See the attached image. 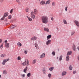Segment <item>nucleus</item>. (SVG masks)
<instances>
[{
  "instance_id": "obj_1",
  "label": "nucleus",
  "mask_w": 79,
  "mask_h": 79,
  "mask_svg": "<svg viewBox=\"0 0 79 79\" xmlns=\"http://www.w3.org/2000/svg\"><path fill=\"white\" fill-rule=\"evenodd\" d=\"M42 22L44 24L48 23V18L46 16H43L42 17Z\"/></svg>"
},
{
  "instance_id": "obj_2",
  "label": "nucleus",
  "mask_w": 79,
  "mask_h": 79,
  "mask_svg": "<svg viewBox=\"0 0 79 79\" xmlns=\"http://www.w3.org/2000/svg\"><path fill=\"white\" fill-rule=\"evenodd\" d=\"M10 60V59H8L7 60L5 59L3 60V62H2V64L3 65H5V63L6 62H7V61H9Z\"/></svg>"
},
{
  "instance_id": "obj_3",
  "label": "nucleus",
  "mask_w": 79,
  "mask_h": 79,
  "mask_svg": "<svg viewBox=\"0 0 79 79\" xmlns=\"http://www.w3.org/2000/svg\"><path fill=\"white\" fill-rule=\"evenodd\" d=\"M25 62V65H26L27 66H29V60H28V59L26 60Z\"/></svg>"
},
{
  "instance_id": "obj_4",
  "label": "nucleus",
  "mask_w": 79,
  "mask_h": 79,
  "mask_svg": "<svg viewBox=\"0 0 79 79\" xmlns=\"http://www.w3.org/2000/svg\"><path fill=\"white\" fill-rule=\"evenodd\" d=\"M31 18H33V19H34L35 17V16L33 14V11L31 12Z\"/></svg>"
},
{
  "instance_id": "obj_5",
  "label": "nucleus",
  "mask_w": 79,
  "mask_h": 79,
  "mask_svg": "<svg viewBox=\"0 0 79 79\" xmlns=\"http://www.w3.org/2000/svg\"><path fill=\"white\" fill-rule=\"evenodd\" d=\"M74 23L75 24H76V26H77L78 27H79V22H78V21H77V20H75L74 21Z\"/></svg>"
},
{
  "instance_id": "obj_6",
  "label": "nucleus",
  "mask_w": 79,
  "mask_h": 79,
  "mask_svg": "<svg viewBox=\"0 0 79 79\" xmlns=\"http://www.w3.org/2000/svg\"><path fill=\"white\" fill-rule=\"evenodd\" d=\"M5 46L6 48H9L10 47V44L8 43H6L5 44Z\"/></svg>"
},
{
  "instance_id": "obj_7",
  "label": "nucleus",
  "mask_w": 79,
  "mask_h": 79,
  "mask_svg": "<svg viewBox=\"0 0 79 79\" xmlns=\"http://www.w3.org/2000/svg\"><path fill=\"white\" fill-rule=\"evenodd\" d=\"M45 3V1H42L40 2V4L42 5H44Z\"/></svg>"
},
{
  "instance_id": "obj_8",
  "label": "nucleus",
  "mask_w": 79,
  "mask_h": 79,
  "mask_svg": "<svg viewBox=\"0 0 79 79\" xmlns=\"http://www.w3.org/2000/svg\"><path fill=\"white\" fill-rule=\"evenodd\" d=\"M33 13L34 15H36L37 13V10L35 9H34Z\"/></svg>"
},
{
  "instance_id": "obj_9",
  "label": "nucleus",
  "mask_w": 79,
  "mask_h": 79,
  "mask_svg": "<svg viewBox=\"0 0 79 79\" xmlns=\"http://www.w3.org/2000/svg\"><path fill=\"white\" fill-rule=\"evenodd\" d=\"M8 12H6L4 14V17L8 16Z\"/></svg>"
},
{
  "instance_id": "obj_10",
  "label": "nucleus",
  "mask_w": 79,
  "mask_h": 79,
  "mask_svg": "<svg viewBox=\"0 0 79 79\" xmlns=\"http://www.w3.org/2000/svg\"><path fill=\"white\" fill-rule=\"evenodd\" d=\"M72 48L74 51H75L76 50V46L74 44H73L72 46Z\"/></svg>"
},
{
  "instance_id": "obj_11",
  "label": "nucleus",
  "mask_w": 79,
  "mask_h": 79,
  "mask_svg": "<svg viewBox=\"0 0 79 79\" xmlns=\"http://www.w3.org/2000/svg\"><path fill=\"white\" fill-rule=\"evenodd\" d=\"M27 66L23 70V72L26 73L27 72Z\"/></svg>"
},
{
  "instance_id": "obj_12",
  "label": "nucleus",
  "mask_w": 79,
  "mask_h": 79,
  "mask_svg": "<svg viewBox=\"0 0 79 79\" xmlns=\"http://www.w3.org/2000/svg\"><path fill=\"white\" fill-rule=\"evenodd\" d=\"M44 30L45 31H47V32H49V29L47 27H44Z\"/></svg>"
},
{
  "instance_id": "obj_13",
  "label": "nucleus",
  "mask_w": 79,
  "mask_h": 79,
  "mask_svg": "<svg viewBox=\"0 0 79 79\" xmlns=\"http://www.w3.org/2000/svg\"><path fill=\"white\" fill-rule=\"evenodd\" d=\"M37 39V37L35 36L31 38V40H35Z\"/></svg>"
},
{
  "instance_id": "obj_14",
  "label": "nucleus",
  "mask_w": 79,
  "mask_h": 79,
  "mask_svg": "<svg viewBox=\"0 0 79 79\" xmlns=\"http://www.w3.org/2000/svg\"><path fill=\"white\" fill-rule=\"evenodd\" d=\"M66 60L67 61H68L69 60V56L67 55L66 57Z\"/></svg>"
},
{
  "instance_id": "obj_15",
  "label": "nucleus",
  "mask_w": 79,
  "mask_h": 79,
  "mask_svg": "<svg viewBox=\"0 0 79 79\" xmlns=\"http://www.w3.org/2000/svg\"><path fill=\"white\" fill-rule=\"evenodd\" d=\"M45 56V54L44 53H43L40 56V58H44Z\"/></svg>"
},
{
  "instance_id": "obj_16",
  "label": "nucleus",
  "mask_w": 79,
  "mask_h": 79,
  "mask_svg": "<svg viewBox=\"0 0 79 79\" xmlns=\"http://www.w3.org/2000/svg\"><path fill=\"white\" fill-rule=\"evenodd\" d=\"M50 0H48V1H47L46 2V3H45V5H47V4H50Z\"/></svg>"
},
{
  "instance_id": "obj_17",
  "label": "nucleus",
  "mask_w": 79,
  "mask_h": 79,
  "mask_svg": "<svg viewBox=\"0 0 79 79\" xmlns=\"http://www.w3.org/2000/svg\"><path fill=\"white\" fill-rule=\"evenodd\" d=\"M35 46L37 49H39V48L38 47V45H37V43H35Z\"/></svg>"
},
{
  "instance_id": "obj_18",
  "label": "nucleus",
  "mask_w": 79,
  "mask_h": 79,
  "mask_svg": "<svg viewBox=\"0 0 79 79\" xmlns=\"http://www.w3.org/2000/svg\"><path fill=\"white\" fill-rule=\"evenodd\" d=\"M72 53V52L71 51H69L67 53V55L69 56V55H70Z\"/></svg>"
},
{
  "instance_id": "obj_19",
  "label": "nucleus",
  "mask_w": 79,
  "mask_h": 79,
  "mask_svg": "<svg viewBox=\"0 0 79 79\" xmlns=\"http://www.w3.org/2000/svg\"><path fill=\"white\" fill-rule=\"evenodd\" d=\"M51 42V40H48L46 42L47 45H48V44H50Z\"/></svg>"
},
{
  "instance_id": "obj_20",
  "label": "nucleus",
  "mask_w": 79,
  "mask_h": 79,
  "mask_svg": "<svg viewBox=\"0 0 79 79\" xmlns=\"http://www.w3.org/2000/svg\"><path fill=\"white\" fill-rule=\"evenodd\" d=\"M66 72L64 71L62 72V76H64V75H66Z\"/></svg>"
},
{
  "instance_id": "obj_21",
  "label": "nucleus",
  "mask_w": 79,
  "mask_h": 79,
  "mask_svg": "<svg viewBox=\"0 0 79 79\" xmlns=\"http://www.w3.org/2000/svg\"><path fill=\"white\" fill-rule=\"evenodd\" d=\"M43 73L44 74H45V72H46L45 68H43Z\"/></svg>"
},
{
  "instance_id": "obj_22",
  "label": "nucleus",
  "mask_w": 79,
  "mask_h": 79,
  "mask_svg": "<svg viewBox=\"0 0 79 79\" xmlns=\"http://www.w3.org/2000/svg\"><path fill=\"white\" fill-rule=\"evenodd\" d=\"M17 45L19 46V47H21V45H22V44L20 42H19L17 43Z\"/></svg>"
},
{
  "instance_id": "obj_23",
  "label": "nucleus",
  "mask_w": 79,
  "mask_h": 79,
  "mask_svg": "<svg viewBox=\"0 0 79 79\" xmlns=\"http://www.w3.org/2000/svg\"><path fill=\"white\" fill-rule=\"evenodd\" d=\"M37 60L35 59H34V60L33 61L32 63L33 64H35V63H36V61Z\"/></svg>"
},
{
  "instance_id": "obj_24",
  "label": "nucleus",
  "mask_w": 79,
  "mask_h": 79,
  "mask_svg": "<svg viewBox=\"0 0 79 79\" xmlns=\"http://www.w3.org/2000/svg\"><path fill=\"white\" fill-rule=\"evenodd\" d=\"M69 70H72V69H73V67L71 66V65L69 66Z\"/></svg>"
},
{
  "instance_id": "obj_25",
  "label": "nucleus",
  "mask_w": 79,
  "mask_h": 79,
  "mask_svg": "<svg viewBox=\"0 0 79 79\" xmlns=\"http://www.w3.org/2000/svg\"><path fill=\"white\" fill-rule=\"evenodd\" d=\"M51 37H52V36L51 35H49L47 36V38L48 39H50Z\"/></svg>"
},
{
  "instance_id": "obj_26",
  "label": "nucleus",
  "mask_w": 79,
  "mask_h": 79,
  "mask_svg": "<svg viewBox=\"0 0 79 79\" xmlns=\"http://www.w3.org/2000/svg\"><path fill=\"white\" fill-rule=\"evenodd\" d=\"M6 56V55L5 54H2L1 55V57H5Z\"/></svg>"
},
{
  "instance_id": "obj_27",
  "label": "nucleus",
  "mask_w": 79,
  "mask_h": 79,
  "mask_svg": "<svg viewBox=\"0 0 79 79\" xmlns=\"http://www.w3.org/2000/svg\"><path fill=\"white\" fill-rule=\"evenodd\" d=\"M15 27H16V26L13 25L10 27V29H14Z\"/></svg>"
},
{
  "instance_id": "obj_28",
  "label": "nucleus",
  "mask_w": 79,
  "mask_h": 79,
  "mask_svg": "<svg viewBox=\"0 0 79 79\" xmlns=\"http://www.w3.org/2000/svg\"><path fill=\"white\" fill-rule=\"evenodd\" d=\"M63 22L64 24H67V22H66V21L65 20H63Z\"/></svg>"
},
{
  "instance_id": "obj_29",
  "label": "nucleus",
  "mask_w": 79,
  "mask_h": 79,
  "mask_svg": "<svg viewBox=\"0 0 79 79\" xmlns=\"http://www.w3.org/2000/svg\"><path fill=\"white\" fill-rule=\"evenodd\" d=\"M31 76V73H29L27 74V77H30Z\"/></svg>"
},
{
  "instance_id": "obj_30",
  "label": "nucleus",
  "mask_w": 79,
  "mask_h": 79,
  "mask_svg": "<svg viewBox=\"0 0 79 79\" xmlns=\"http://www.w3.org/2000/svg\"><path fill=\"white\" fill-rule=\"evenodd\" d=\"M3 74H6V71L4 70L3 71Z\"/></svg>"
},
{
  "instance_id": "obj_31",
  "label": "nucleus",
  "mask_w": 79,
  "mask_h": 79,
  "mask_svg": "<svg viewBox=\"0 0 79 79\" xmlns=\"http://www.w3.org/2000/svg\"><path fill=\"white\" fill-rule=\"evenodd\" d=\"M62 58H63V56H61L59 58V60H60V61L61 60H62Z\"/></svg>"
},
{
  "instance_id": "obj_32",
  "label": "nucleus",
  "mask_w": 79,
  "mask_h": 79,
  "mask_svg": "<svg viewBox=\"0 0 79 79\" xmlns=\"http://www.w3.org/2000/svg\"><path fill=\"white\" fill-rule=\"evenodd\" d=\"M3 43H2L1 45L0 46V48L2 49V48H3Z\"/></svg>"
},
{
  "instance_id": "obj_33",
  "label": "nucleus",
  "mask_w": 79,
  "mask_h": 79,
  "mask_svg": "<svg viewBox=\"0 0 79 79\" xmlns=\"http://www.w3.org/2000/svg\"><path fill=\"white\" fill-rule=\"evenodd\" d=\"M16 1L17 3H18L19 5H20V4H21V2H20L19 1V0H16Z\"/></svg>"
},
{
  "instance_id": "obj_34",
  "label": "nucleus",
  "mask_w": 79,
  "mask_h": 79,
  "mask_svg": "<svg viewBox=\"0 0 79 79\" xmlns=\"http://www.w3.org/2000/svg\"><path fill=\"white\" fill-rule=\"evenodd\" d=\"M21 76H22V77H25V74H21Z\"/></svg>"
},
{
  "instance_id": "obj_35",
  "label": "nucleus",
  "mask_w": 79,
  "mask_h": 79,
  "mask_svg": "<svg viewBox=\"0 0 79 79\" xmlns=\"http://www.w3.org/2000/svg\"><path fill=\"white\" fill-rule=\"evenodd\" d=\"M53 67H51L50 68H49V70L51 71H53Z\"/></svg>"
},
{
  "instance_id": "obj_36",
  "label": "nucleus",
  "mask_w": 79,
  "mask_h": 79,
  "mask_svg": "<svg viewBox=\"0 0 79 79\" xmlns=\"http://www.w3.org/2000/svg\"><path fill=\"white\" fill-rule=\"evenodd\" d=\"M52 54L53 55V56H55V52L53 51L52 53Z\"/></svg>"
},
{
  "instance_id": "obj_37",
  "label": "nucleus",
  "mask_w": 79,
  "mask_h": 79,
  "mask_svg": "<svg viewBox=\"0 0 79 79\" xmlns=\"http://www.w3.org/2000/svg\"><path fill=\"white\" fill-rule=\"evenodd\" d=\"M18 60H21V57L18 56L17 58Z\"/></svg>"
},
{
  "instance_id": "obj_38",
  "label": "nucleus",
  "mask_w": 79,
  "mask_h": 79,
  "mask_svg": "<svg viewBox=\"0 0 79 79\" xmlns=\"http://www.w3.org/2000/svg\"><path fill=\"white\" fill-rule=\"evenodd\" d=\"M8 19H11V15H9L8 17Z\"/></svg>"
},
{
  "instance_id": "obj_39",
  "label": "nucleus",
  "mask_w": 79,
  "mask_h": 79,
  "mask_svg": "<svg viewBox=\"0 0 79 79\" xmlns=\"http://www.w3.org/2000/svg\"><path fill=\"white\" fill-rule=\"evenodd\" d=\"M24 53L25 54H27V50H25L24 51Z\"/></svg>"
},
{
  "instance_id": "obj_40",
  "label": "nucleus",
  "mask_w": 79,
  "mask_h": 79,
  "mask_svg": "<svg viewBox=\"0 0 79 79\" xmlns=\"http://www.w3.org/2000/svg\"><path fill=\"white\" fill-rule=\"evenodd\" d=\"M26 12H28L29 11V8H27L26 9Z\"/></svg>"
},
{
  "instance_id": "obj_41",
  "label": "nucleus",
  "mask_w": 79,
  "mask_h": 79,
  "mask_svg": "<svg viewBox=\"0 0 79 79\" xmlns=\"http://www.w3.org/2000/svg\"><path fill=\"white\" fill-rule=\"evenodd\" d=\"M13 9H12L10 11V13H11V14H12L13 13Z\"/></svg>"
},
{
  "instance_id": "obj_42",
  "label": "nucleus",
  "mask_w": 79,
  "mask_h": 79,
  "mask_svg": "<svg viewBox=\"0 0 79 79\" xmlns=\"http://www.w3.org/2000/svg\"><path fill=\"white\" fill-rule=\"evenodd\" d=\"M28 19L30 21H32V19L31 18L29 17Z\"/></svg>"
},
{
  "instance_id": "obj_43",
  "label": "nucleus",
  "mask_w": 79,
  "mask_h": 79,
  "mask_svg": "<svg viewBox=\"0 0 79 79\" xmlns=\"http://www.w3.org/2000/svg\"><path fill=\"white\" fill-rule=\"evenodd\" d=\"M5 17L3 16V17H2V18L1 19V20H4V19H5Z\"/></svg>"
},
{
  "instance_id": "obj_44",
  "label": "nucleus",
  "mask_w": 79,
  "mask_h": 79,
  "mask_svg": "<svg viewBox=\"0 0 79 79\" xmlns=\"http://www.w3.org/2000/svg\"><path fill=\"white\" fill-rule=\"evenodd\" d=\"M22 64L23 65V66H25V64H26V62H23V64Z\"/></svg>"
},
{
  "instance_id": "obj_45",
  "label": "nucleus",
  "mask_w": 79,
  "mask_h": 79,
  "mask_svg": "<svg viewBox=\"0 0 79 79\" xmlns=\"http://www.w3.org/2000/svg\"><path fill=\"white\" fill-rule=\"evenodd\" d=\"M48 76L49 78H50L51 77V74L49 73L48 75Z\"/></svg>"
},
{
  "instance_id": "obj_46",
  "label": "nucleus",
  "mask_w": 79,
  "mask_h": 79,
  "mask_svg": "<svg viewBox=\"0 0 79 79\" xmlns=\"http://www.w3.org/2000/svg\"><path fill=\"white\" fill-rule=\"evenodd\" d=\"M52 6H55V2H53L52 3Z\"/></svg>"
},
{
  "instance_id": "obj_47",
  "label": "nucleus",
  "mask_w": 79,
  "mask_h": 79,
  "mask_svg": "<svg viewBox=\"0 0 79 79\" xmlns=\"http://www.w3.org/2000/svg\"><path fill=\"white\" fill-rule=\"evenodd\" d=\"M75 33V32H73L71 33V35H74V34Z\"/></svg>"
},
{
  "instance_id": "obj_48",
  "label": "nucleus",
  "mask_w": 79,
  "mask_h": 79,
  "mask_svg": "<svg viewBox=\"0 0 79 79\" xmlns=\"http://www.w3.org/2000/svg\"><path fill=\"white\" fill-rule=\"evenodd\" d=\"M73 74H76V71H74L73 73Z\"/></svg>"
},
{
  "instance_id": "obj_49",
  "label": "nucleus",
  "mask_w": 79,
  "mask_h": 79,
  "mask_svg": "<svg viewBox=\"0 0 79 79\" xmlns=\"http://www.w3.org/2000/svg\"><path fill=\"white\" fill-rule=\"evenodd\" d=\"M67 8H68L67 7H65V11H67Z\"/></svg>"
},
{
  "instance_id": "obj_50",
  "label": "nucleus",
  "mask_w": 79,
  "mask_h": 79,
  "mask_svg": "<svg viewBox=\"0 0 79 79\" xmlns=\"http://www.w3.org/2000/svg\"><path fill=\"white\" fill-rule=\"evenodd\" d=\"M3 0H0V2H1V3H2V2H3Z\"/></svg>"
},
{
  "instance_id": "obj_51",
  "label": "nucleus",
  "mask_w": 79,
  "mask_h": 79,
  "mask_svg": "<svg viewBox=\"0 0 79 79\" xmlns=\"http://www.w3.org/2000/svg\"><path fill=\"white\" fill-rule=\"evenodd\" d=\"M2 40L1 39H0V44L2 43Z\"/></svg>"
},
{
  "instance_id": "obj_52",
  "label": "nucleus",
  "mask_w": 79,
  "mask_h": 79,
  "mask_svg": "<svg viewBox=\"0 0 79 79\" xmlns=\"http://www.w3.org/2000/svg\"><path fill=\"white\" fill-rule=\"evenodd\" d=\"M51 20H52V21H53V17L51 18Z\"/></svg>"
},
{
  "instance_id": "obj_53",
  "label": "nucleus",
  "mask_w": 79,
  "mask_h": 79,
  "mask_svg": "<svg viewBox=\"0 0 79 79\" xmlns=\"http://www.w3.org/2000/svg\"><path fill=\"white\" fill-rule=\"evenodd\" d=\"M13 19H12V20H11V21H10V23H13Z\"/></svg>"
},
{
  "instance_id": "obj_54",
  "label": "nucleus",
  "mask_w": 79,
  "mask_h": 79,
  "mask_svg": "<svg viewBox=\"0 0 79 79\" xmlns=\"http://www.w3.org/2000/svg\"><path fill=\"white\" fill-rule=\"evenodd\" d=\"M5 21H8V19H6L5 20Z\"/></svg>"
},
{
  "instance_id": "obj_55",
  "label": "nucleus",
  "mask_w": 79,
  "mask_h": 79,
  "mask_svg": "<svg viewBox=\"0 0 79 79\" xmlns=\"http://www.w3.org/2000/svg\"><path fill=\"white\" fill-rule=\"evenodd\" d=\"M14 21H16V19H13L14 21Z\"/></svg>"
},
{
  "instance_id": "obj_56",
  "label": "nucleus",
  "mask_w": 79,
  "mask_h": 79,
  "mask_svg": "<svg viewBox=\"0 0 79 79\" xmlns=\"http://www.w3.org/2000/svg\"><path fill=\"white\" fill-rule=\"evenodd\" d=\"M5 43H6L7 42V40H6L5 41Z\"/></svg>"
},
{
  "instance_id": "obj_57",
  "label": "nucleus",
  "mask_w": 79,
  "mask_h": 79,
  "mask_svg": "<svg viewBox=\"0 0 79 79\" xmlns=\"http://www.w3.org/2000/svg\"><path fill=\"white\" fill-rule=\"evenodd\" d=\"M27 18H28H28H29V16H27Z\"/></svg>"
},
{
  "instance_id": "obj_58",
  "label": "nucleus",
  "mask_w": 79,
  "mask_h": 79,
  "mask_svg": "<svg viewBox=\"0 0 79 79\" xmlns=\"http://www.w3.org/2000/svg\"><path fill=\"white\" fill-rule=\"evenodd\" d=\"M78 60H79V56H78Z\"/></svg>"
},
{
  "instance_id": "obj_59",
  "label": "nucleus",
  "mask_w": 79,
  "mask_h": 79,
  "mask_svg": "<svg viewBox=\"0 0 79 79\" xmlns=\"http://www.w3.org/2000/svg\"><path fill=\"white\" fill-rule=\"evenodd\" d=\"M10 24V23H7L6 24V25H8V24Z\"/></svg>"
},
{
  "instance_id": "obj_60",
  "label": "nucleus",
  "mask_w": 79,
  "mask_h": 79,
  "mask_svg": "<svg viewBox=\"0 0 79 79\" xmlns=\"http://www.w3.org/2000/svg\"><path fill=\"white\" fill-rule=\"evenodd\" d=\"M1 77V75H0V78Z\"/></svg>"
},
{
  "instance_id": "obj_61",
  "label": "nucleus",
  "mask_w": 79,
  "mask_h": 79,
  "mask_svg": "<svg viewBox=\"0 0 79 79\" xmlns=\"http://www.w3.org/2000/svg\"><path fill=\"white\" fill-rule=\"evenodd\" d=\"M39 0V1H40V0Z\"/></svg>"
}]
</instances>
